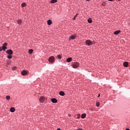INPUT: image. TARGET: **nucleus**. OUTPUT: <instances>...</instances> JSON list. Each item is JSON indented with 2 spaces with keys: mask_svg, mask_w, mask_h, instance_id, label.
Returning <instances> with one entry per match:
<instances>
[{
  "mask_svg": "<svg viewBox=\"0 0 130 130\" xmlns=\"http://www.w3.org/2000/svg\"><path fill=\"white\" fill-rule=\"evenodd\" d=\"M59 94L60 96H64V92L63 91H60Z\"/></svg>",
  "mask_w": 130,
  "mask_h": 130,
  "instance_id": "4468645a",
  "label": "nucleus"
},
{
  "mask_svg": "<svg viewBox=\"0 0 130 130\" xmlns=\"http://www.w3.org/2000/svg\"><path fill=\"white\" fill-rule=\"evenodd\" d=\"M7 45H8V44L7 43H5L3 44V46H2V50L4 51H6V49H7Z\"/></svg>",
  "mask_w": 130,
  "mask_h": 130,
  "instance_id": "20e7f679",
  "label": "nucleus"
},
{
  "mask_svg": "<svg viewBox=\"0 0 130 130\" xmlns=\"http://www.w3.org/2000/svg\"><path fill=\"white\" fill-rule=\"evenodd\" d=\"M6 99H7V100H10V99H11V96L10 95H7L6 96Z\"/></svg>",
  "mask_w": 130,
  "mask_h": 130,
  "instance_id": "412c9836",
  "label": "nucleus"
},
{
  "mask_svg": "<svg viewBox=\"0 0 130 130\" xmlns=\"http://www.w3.org/2000/svg\"><path fill=\"white\" fill-rule=\"evenodd\" d=\"M17 23L19 24V25H21V24H22V20L19 19L17 20Z\"/></svg>",
  "mask_w": 130,
  "mask_h": 130,
  "instance_id": "dca6fc26",
  "label": "nucleus"
},
{
  "mask_svg": "<svg viewBox=\"0 0 130 130\" xmlns=\"http://www.w3.org/2000/svg\"><path fill=\"white\" fill-rule=\"evenodd\" d=\"M118 1H120V0H118Z\"/></svg>",
  "mask_w": 130,
  "mask_h": 130,
  "instance_id": "e433bc0d",
  "label": "nucleus"
},
{
  "mask_svg": "<svg viewBox=\"0 0 130 130\" xmlns=\"http://www.w3.org/2000/svg\"><path fill=\"white\" fill-rule=\"evenodd\" d=\"M1 51H3V48L1 47H0V52Z\"/></svg>",
  "mask_w": 130,
  "mask_h": 130,
  "instance_id": "c85d7f7f",
  "label": "nucleus"
},
{
  "mask_svg": "<svg viewBox=\"0 0 130 130\" xmlns=\"http://www.w3.org/2000/svg\"><path fill=\"white\" fill-rule=\"evenodd\" d=\"M12 57H13L11 55L7 56V58H8L9 59H11L12 58Z\"/></svg>",
  "mask_w": 130,
  "mask_h": 130,
  "instance_id": "5701e85b",
  "label": "nucleus"
},
{
  "mask_svg": "<svg viewBox=\"0 0 130 130\" xmlns=\"http://www.w3.org/2000/svg\"><path fill=\"white\" fill-rule=\"evenodd\" d=\"M79 67V62H75L73 64V69H77Z\"/></svg>",
  "mask_w": 130,
  "mask_h": 130,
  "instance_id": "f03ea898",
  "label": "nucleus"
},
{
  "mask_svg": "<svg viewBox=\"0 0 130 130\" xmlns=\"http://www.w3.org/2000/svg\"><path fill=\"white\" fill-rule=\"evenodd\" d=\"M51 101L53 103H56L57 102V100H56V99H52Z\"/></svg>",
  "mask_w": 130,
  "mask_h": 130,
  "instance_id": "9d476101",
  "label": "nucleus"
},
{
  "mask_svg": "<svg viewBox=\"0 0 130 130\" xmlns=\"http://www.w3.org/2000/svg\"><path fill=\"white\" fill-rule=\"evenodd\" d=\"M96 106L97 107H99L100 106V103H96Z\"/></svg>",
  "mask_w": 130,
  "mask_h": 130,
  "instance_id": "bb28decb",
  "label": "nucleus"
},
{
  "mask_svg": "<svg viewBox=\"0 0 130 130\" xmlns=\"http://www.w3.org/2000/svg\"><path fill=\"white\" fill-rule=\"evenodd\" d=\"M85 43H86V45H88V46L92 45V41H91V40H86L85 41Z\"/></svg>",
  "mask_w": 130,
  "mask_h": 130,
  "instance_id": "7ed1b4c3",
  "label": "nucleus"
},
{
  "mask_svg": "<svg viewBox=\"0 0 130 130\" xmlns=\"http://www.w3.org/2000/svg\"><path fill=\"white\" fill-rule=\"evenodd\" d=\"M109 1V2H112L113 0H108Z\"/></svg>",
  "mask_w": 130,
  "mask_h": 130,
  "instance_id": "7c9ffc66",
  "label": "nucleus"
},
{
  "mask_svg": "<svg viewBox=\"0 0 130 130\" xmlns=\"http://www.w3.org/2000/svg\"><path fill=\"white\" fill-rule=\"evenodd\" d=\"M119 33H120V30H116L114 32V34H115V35H117L119 34Z\"/></svg>",
  "mask_w": 130,
  "mask_h": 130,
  "instance_id": "9b49d317",
  "label": "nucleus"
},
{
  "mask_svg": "<svg viewBox=\"0 0 130 130\" xmlns=\"http://www.w3.org/2000/svg\"><path fill=\"white\" fill-rule=\"evenodd\" d=\"M26 6V3H22L21 4V7H24Z\"/></svg>",
  "mask_w": 130,
  "mask_h": 130,
  "instance_id": "393cba45",
  "label": "nucleus"
},
{
  "mask_svg": "<svg viewBox=\"0 0 130 130\" xmlns=\"http://www.w3.org/2000/svg\"><path fill=\"white\" fill-rule=\"evenodd\" d=\"M76 36L75 35H72L69 37V40L75 39Z\"/></svg>",
  "mask_w": 130,
  "mask_h": 130,
  "instance_id": "6e6552de",
  "label": "nucleus"
},
{
  "mask_svg": "<svg viewBox=\"0 0 130 130\" xmlns=\"http://www.w3.org/2000/svg\"><path fill=\"white\" fill-rule=\"evenodd\" d=\"M28 74H29V72L25 70H23L21 72V75L22 76H26V75H28Z\"/></svg>",
  "mask_w": 130,
  "mask_h": 130,
  "instance_id": "39448f33",
  "label": "nucleus"
},
{
  "mask_svg": "<svg viewBox=\"0 0 130 130\" xmlns=\"http://www.w3.org/2000/svg\"><path fill=\"white\" fill-rule=\"evenodd\" d=\"M48 60H49V62H51V63H52L53 62H54V60H54V57H53V56H52L50 57L49 58Z\"/></svg>",
  "mask_w": 130,
  "mask_h": 130,
  "instance_id": "f257e3e1",
  "label": "nucleus"
},
{
  "mask_svg": "<svg viewBox=\"0 0 130 130\" xmlns=\"http://www.w3.org/2000/svg\"><path fill=\"white\" fill-rule=\"evenodd\" d=\"M123 66L124 67H125V68H127V66H128V62H126V61L124 62L123 63Z\"/></svg>",
  "mask_w": 130,
  "mask_h": 130,
  "instance_id": "1a4fd4ad",
  "label": "nucleus"
},
{
  "mask_svg": "<svg viewBox=\"0 0 130 130\" xmlns=\"http://www.w3.org/2000/svg\"><path fill=\"white\" fill-rule=\"evenodd\" d=\"M88 23H92V18H89L88 19Z\"/></svg>",
  "mask_w": 130,
  "mask_h": 130,
  "instance_id": "aec40b11",
  "label": "nucleus"
},
{
  "mask_svg": "<svg viewBox=\"0 0 130 130\" xmlns=\"http://www.w3.org/2000/svg\"><path fill=\"white\" fill-rule=\"evenodd\" d=\"M80 117H81V115H80L79 114H77V118H80Z\"/></svg>",
  "mask_w": 130,
  "mask_h": 130,
  "instance_id": "cd10ccee",
  "label": "nucleus"
},
{
  "mask_svg": "<svg viewBox=\"0 0 130 130\" xmlns=\"http://www.w3.org/2000/svg\"><path fill=\"white\" fill-rule=\"evenodd\" d=\"M57 57L58 59H61V55H58L57 56Z\"/></svg>",
  "mask_w": 130,
  "mask_h": 130,
  "instance_id": "4be33fe9",
  "label": "nucleus"
},
{
  "mask_svg": "<svg viewBox=\"0 0 130 130\" xmlns=\"http://www.w3.org/2000/svg\"><path fill=\"white\" fill-rule=\"evenodd\" d=\"M67 62H71V61H72V60H73V59L72 58V57H70L67 59Z\"/></svg>",
  "mask_w": 130,
  "mask_h": 130,
  "instance_id": "f8f14e48",
  "label": "nucleus"
},
{
  "mask_svg": "<svg viewBox=\"0 0 130 130\" xmlns=\"http://www.w3.org/2000/svg\"><path fill=\"white\" fill-rule=\"evenodd\" d=\"M6 53L8 54H9V55H12V54H13V50L10 49V50H8L6 51Z\"/></svg>",
  "mask_w": 130,
  "mask_h": 130,
  "instance_id": "0eeeda50",
  "label": "nucleus"
},
{
  "mask_svg": "<svg viewBox=\"0 0 130 130\" xmlns=\"http://www.w3.org/2000/svg\"><path fill=\"white\" fill-rule=\"evenodd\" d=\"M57 2V0H52L51 1V4H54L55 3H56Z\"/></svg>",
  "mask_w": 130,
  "mask_h": 130,
  "instance_id": "6ab92c4d",
  "label": "nucleus"
},
{
  "mask_svg": "<svg viewBox=\"0 0 130 130\" xmlns=\"http://www.w3.org/2000/svg\"><path fill=\"white\" fill-rule=\"evenodd\" d=\"M69 116H71V115L69 114Z\"/></svg>",
  "mask_w": 130,
  "mask_h": 130,
  "instance_id": "f704fd0d",
  "label": "nucleus"
},
{
  "mask_svg": "<svg viewBox=\"0 0 130 130\" xmlns=\"http://www.w3.org/2000/svg\"><path fill=\"white\" fill-rule=\"evenodd\" d=\"M12 70H13V71H16V70H17V67H14L12 68Z\"/></svg>",
  "mask_w": 130,
  "mask_h": 130,
  "instance_id": "a878e982",
  "label": "nucleus"
},
{
  "mask_svg": "<svg viewBox=\"0 0 130 130\" xmlns=\"http://www.w3.org/2000/svg\"><path fill=\"white\" fill-rule=\"evenodd\" d=\"M78 14L77 13V14H76V15L74 16V17L73 18V20H76V18H77V17L78 16Z\"/></svg>",
  "mask_w": 130,
  "mask_h": 130,
  "instance_id": "b1692460",
  "label": "nucleus"
},
{
  "mask_svg": "<svg viewBox=\"0 0 130 130\" xmlns=\"http://www.w3.org/2000/svg\"><path fill=\"white\" fill-rule=\"evenodd\" d=\"M86 114H82L81 115V118H85V117H86Z\"/></svg>",
  "mask_w": 130,
  "mask_h": 130,
  "instance_id": "a211bd4d",
  "label": "nucleus"
},
{
  "mask_svg": "<svg viewBox=\"0 0 130 130\" xmlns=\"http://www.w3.org/2000/svg\"><path fill=\"white\" fill-rule=\"evenodd\" d=\"M100 94H99V97H100Z\"/></svg>",
  "mask_w": 130,
  "mask_h": 130,
  "instance_id": "c9c22d12",
  "label": "nucleus"
},
{
  "mask_svg": "<svg viewBox=\"0 0 130 130\" xmlns=\"http://www.w3.org/2000/svg\"><path fill=\"white\" fill-rule=\"evenodd\" d=\"M33 52V49H29L28 50V53H29V54H32Z\"/></svg>",
  "mask_w": 130,
  "mask_h": 130,
  "instance_id": "f3484780",
  "label": "nucleus"
},
{
  "mask_svg": "<svg viewBox=\"0 0 130 130\" xmlns=\"http://www.w3.org/2000/svg\"><path fill=\"white\" fill-rule=\"evenodd\" d=\"M48 25H51L52 24V21H51V20L49 19L47 21Z\"/></svg>",
  "mask_w": 130,
  "mask_h": 130,
  "instance_id": "ddd939ff",
  "label": "nucleus"
},
{
  "mask_svg": "<svg viewBox=\"0 0 130 130\" xmlns=\"http://www.w3.org/2000/svg\"><path fill=\"white\" fill-rule=\"evenodd\" d=\"M77 130H83V129H82V128H78V129H77Z\"/></svg>",
  "mask_w": 130,
  "mask_h": 130,
  "instance_id": "c756f323",
  "label": "nucleus"
},
{
  "mask_svg": "<svg viewBox=\"0 0 130 130\" xmlns=\"http://www.w3.org/2000/svg\"><path fill=\"white\" fill-rule=\"evenodd\" d=\"M126 130H129V129H128V128H126Z\"/></svg>",
  "mask_w": 130,
  "mask_h": 130,
  "instance_id": "473e14b6",
  "label": "nucleus"
},
{
  "mask_svg": "<svg viewBox=\"0 0 130 130\" xmlns=\"http://www.w3.org/2000/svg\"><path fill=\"white\" fill-rule=\"evenodd\" d=\"M39 101L41 103H43V102H44V101H45V98L44 96H41L39 99Z\"/></svg>",
  "mask_w": 130,
  "mask_h": 130,
  "instance_id": "423d86ee",
  "label": "nucleus"
},
{
  "mask_svg": "<svg viewBox=\"0 0 130 130\" xmlns=\"http://www.w3.org/2000/svg\"><path fill=\"white\" fill-rule=\"evenodd\" d=\"M11 112H15V108L12 107L10 108Z\"/></svg>",
  "mask_w": 130,
  "mask_h": 130,
  "instance_id": "2eb2a0df",
  "label": "nucleus"
},
{
  "mask_svg": "<svg viewBox=\"0 0 130 130\" xmlns=\"http://www.w3.org/2000/svg\"><path fill=\"white\" fill-rule=\"evenodd\" d=\"M87 2H89V1H90V0H86Z\"/></svg>",
  "mask_w": 130,
  "mask_h": 130,
  "instance_id": "72a5a7b5",
  "label": "nucleus"
},
{
  "mask_svg": "<svg viewBox=\"0 0 130 130\" xmlns=\"http://www.w3.org/2000/svg\"><path fill=\"white\" fill-rule=\"evenodd\" d=\"M57 130H61L60 128H57Z\"/></svg>",
  "mask_w": 130,
  "mask_h": 130,
  "instance_id": "2f4dec72",
  "label": "nucleus"
}]
</instances>
